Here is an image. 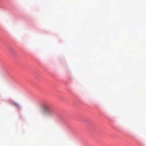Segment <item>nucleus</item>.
Returning a JSON list of instances; mask_svg holds the SVG:
<instances>
[{
	"mask_svg": "<svg viewBox=\"0 0 146 146\" xmlns=\"http://www.w3.org/2000/svg\"><path fill=\"white\" fill-rule=\"evenodd\" d=\"M53 111L50 109L48 108L43 113L44 115L47 117L52 116L53 114Z\"/></svg>",
	"mask_w": 146,
	"mask_h": 146,
	"instance_id": "obj_1",
	"label": "nucleus"
}]
</instances>
